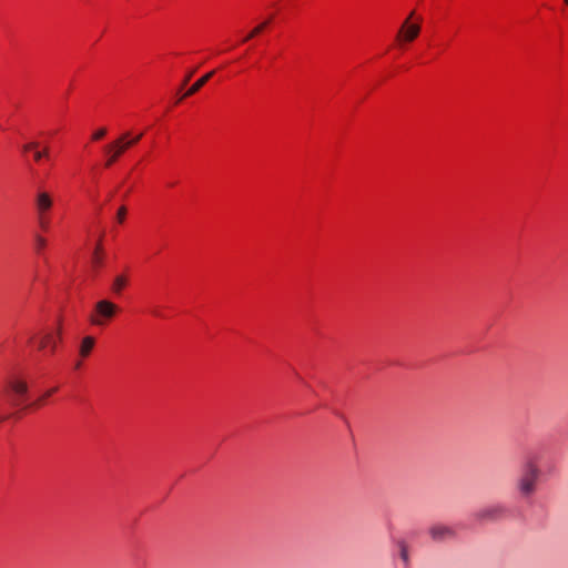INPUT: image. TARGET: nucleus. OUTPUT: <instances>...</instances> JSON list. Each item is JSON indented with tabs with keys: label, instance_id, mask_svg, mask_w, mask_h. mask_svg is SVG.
Here are the masks:
<instances>
[{
	"label": "nucleus",
	"instance_id": "f257e3e1",
	"mask_svg": "<svg viewBox=\"0 0 568 568\" xmlns=\"http://www.w3.org/2000/svg\"><path fill=\"white\" fill-rule=\"evenodd\" d=\"M120 308L116 304L109 300H100L94 304V308L89 316V322L94 326H104L112 321Z\"/></svg>",
	"mask_w": 568,
	"mask_h": 568
},
{
	"label": "nucleus",
	"instance_id": "9b49d317",
	"mask_svg": "<svg viewBox=\"0 0 568 568\" xmlns=\"http://www.w3.org/2000/svg\"><path fill=\"white\" fill-rule=\"evenodd\" d=\"M128 285V277L123 274L115 276L112 283V291L115 294H120Z\"/></svg>",
	"mask_w": 568,
	"mask_h": 568
},
{
	"label": "nucleus",
	"instance_id": "f3484780",
	"mask_svg": "<svg viewBox=\"0 0 568 568\" xmlns=\"http://www.w3.org/2000/svg\"><path fill=\"white\" fill-rule=\"evenodd\" d=\"M105 134H106V129L101 128L92 134V140L99 141V140L103 139L105 136Z\"/></svg>",
	"mask_w": 568,
	"mask_h": 568
},
{
	"label": "nucleus",
	"instance_id": "2eb2a0df",
	"mask_svg": "<svg viewBox=\"0 0 568 568\" xmlns=\"http://www.w3.org/2000/svg\"><path fill=\"white\" fill-rule=\"evenodd\" d=\"M125 217H126V207L123 205V206H120L116 212V220L119 223H123Z\"/></svg>",
	"mask_w": 568,
	"mask_h": 568
},
{
	"label": "nucleus",
	"instance_id": "a211bd4d",
	"mask_svg": "<svg viewBox=\"0 0 568 568\" xmlns=\"http://www.w3.org/2000/svg\"><path fill=\"white\" fill-rule=\"evenodd\" d=\"M36 244H37V248L40 251V250H43L47 245V240L41 236V235H37L36 236Z\"/></svg>",
	"mask_w": 568,
	"mask_h": 568
},
{
	"label": "nucleus",
	"instance_id": "f8f14e48",
	"mask_svg": "<svg viewBox=\"0 0 568 568\" xmlns=\"http://www.w3.org/2000/svg\"><path fill=\"white\" fill-rule=\"evenodd\" d=\"M448 534H450V530L446 527H435L432 529V535L434 538H440Z\"/></svg>",
	"mask_w": 568,
	"mask_h": 568
},
{
	"label": "nucleus",
	"instance_id": "ddd939ff",
	"mask_svg": "<svg viewBox=\"0 0 568 568\" xmlns=\"http://www.w3.org/2000/svg\"><path fill=\"white\" fill-rule=\"evenodd\" d=\"M38 224L41 230L48 231L49 230V217L48 215H37Z\"/></svg>",
	"mask_w": 568,
	"mask_h": 568
},
{
	"label": "nucleus",
	"instance_id": "1a4fd4ad",
	"mask_svg": "<svg viewBox=\"0 0 568 568\" xmlns=\"http://www.w3.org/2000/svg\"><path fill=\"white\" fill-rule=\"evenodd\" d=\"M273 17L274 16L272 14V16L265 18L264 20H262L261 22H258L247 36H258L260 33H262L264 31H270L271 30L270 26L272 23Z\"/></svg>",
	"mask_w": 568,
	"mask_h": 568
},
{
	"label": "nucleus",
	"instance_id": "b1692460",
	"mask_svg": "<svg viewBox=\"0 0 568 568\" xmlns=\"http://www.w3.org/2000/svg\"><path fill=\"white\" fill-rule=\"evenodd\" d=\"M192 75H193V72L189 73V74L185 77V79H184V81H183V85H185V84L190 81V79H191V77H192Z\"/></svg>",
	"mask_w": 568,
	"mask_h": 568
},
{
	"label": "nucleus",
	"instance_id": "f03ea898",
	"mask_svg": "<svg viewBox=\"0 0 568 568\" xmlns=\"http://www.w3.org/2000/svg\"><path fill=\"white\" fill-rule=\"evenodd\" d=\"M130 136V132L121 134L116 140L105 145L104 151L108 155L105 166H111L115 163L123 153L131 148V143H126V139Z\"/></svg>",
	"mask_w": 568,
	"mask_h": 568
},
{
	"label": "nucleus",
	"instance_id": "423d86ee",
	"mask_svg": "<svg viewBox=\"0 0 568 568\" xmlns=\"http://www.w3.org/2000/svg\"><path fill=\"white\" fill-rule=\"evenodd\" d=\"M412 16L405 20L397 36H418L420 32V23L418 21H412Z\"/></svg>",
	"mask_w": 568,
	"mask_h": 568
},
{
	"label": "nucleus",
	"instance_id": "4468645a",
	"mask_svg": "<svg viewBox=\"0 0 568 568\" xmlns=\"http://www.w3.org/2000/svg\"><path fill=\"white\" fill-rule=\"evenodd\" d=\"M49 155V148L45 146L42 151H38L36 150L34 152V161L39 162L40 160H42L43 158H47Z\"/></svg>",
	"mask_w": 568,
	"mask_h": 568
},
{
	"label": "nucleus",
	"instance_id": "aec40b11",
	"mask_svg": "<svg viewBox=\"0 0 568 568\" xmlns=\"http://www.w3.org/2000/svg\"><path fill=\"white\" fill-rule=\"evenodd\" d=\"M400 556H402V558H403V560L405 562L408 561V549H407V546L405 544L400 545Z\"/></svg>",
	"mask_w": 568,
	"mask_h": 568
},
{
	"label": "nucleus",
	"instance_id": "393cba45",
	"mask_svg": "<svg viewBox=\"0 0 568 568\" xmlns=\"http://www.w3.org/2000/svg\"><path fill=\"white\" fill-rule=\"evenodd\" d=\"M564 2L568 6V0H564Z\"/></svg>",
	"mask_w": 568,
	"mask_h": 568
},
{
	"label": "nucleus",
	"instance_id": "0eeeda50",
	"mask_svg": "<svg viewBox=\"0 0 568 568\" xmlns=\"http://www.w3.org/2000/svg\"><path fill=\"white\" fill-rule=\"evenodd\" d=\"M214 71H211L209 72L207 74H205L204 77H202L201 79H199L185 93L184 95L182 97L183 98H186V97H190L194 93H196L210 79L211 77L213 75Z\"/></svg>",
	"mask_w": 568,
	"mask_h": 568
},
{
	"label": "nucleus",
	"instance_id": "5701e85b",
	"mask_svg": "<svg viewBox=\"0 0 568 568\" xmlns=\"http://www.w3.org/2000/svg\"><path fill=\"white\" fill-rule=\"evenodd\" d=\"M403 39H404V41H399V43H398V45H399L400 48H403L407 41H410V40H413L414 38H413V37H409V38H403Z\"/></svg>",
	"mask_w": 568,
	"mask_h": 568
},
{
	"label": "nucleus",
	"instance_id": "9d476101",
	"mask_svg": "<svg viewBox=\"0 0 568 568\" xmlns=\"http://www.w3.org/2000/svg\"><path fill=\"white\" fill-rule=\"evenodd\" d=\"M103 247L101 241H99L95 245L94 252L92 254V265L98 268L103 263Z\"/></svg>",
	"mask_w": 568,
	"mask_h": 568
},
{
	"label": "nucleus",
	"instance_id": "4be33fe9",
	"mask_svg": "<svg viewBox=\"0 0 568 568\" xmlns=\"http://www.w3.org/2000/svg\"><path fill=\"white\" fill-rule=\"evenodd\" d=\"M57 392V387L51 388L44 393V395L40 398L39 403L44 400L45 398L50 397L53 393Z\"/></svg>",
	"mask_w": 568,
	"mask_h": 568
},
{
	"label": "nucleus",
	"instance_id": "20e7f679",
	"mask_svg": "<svg viewBox=\"0 0 568 568\" xmlns=\"http://www.w3.org/2000/svg\"><path fill=\"white\" fill-rule=\"evenodd\" d=\"M8 385L10 387V389L12 390V393L19 399H23L27 396L29 386H28V383L24 379H22L20 377H11L8 381Z\"/></svg>",
	"mask_w": 568,
	"mask_h": 568
},
{
	"label": "nucleus",
	"instance_id": "6ab92c4d",
	"mask_svg": "<svg viewBox=\"0 0 568 568\" xmlns=\"http://www.w3.org/2000/svg\"><path fill=\"white\" fill-rule=\"evenodd\" d=\"M38 148H39V143L38 142H29V143L23 145V151L24 152L32 151V150L36 151Z\"/></svg>",
	"mask_w": 568,
	"mask_h": 568
},
{
	"label": "nucleus",
	"instance_id": "dca6fc26",
	"mask_svg": "<svg viewBox=\"0 0 568 568\" xmlns=\"http://www.w3.org/2000/svg\"><path fill=\"white\" fill-rule=\"evenodd\" d=\"M534 480L532 479H525L521 484V489L524 493L528 494L532 490Z\"/></svg>",
	"mask_w": 568,
	"mask_h": 568
},
{
	"label": "nucleus",
	"instance_id": "412c9836",
	"mask_svg": "<svg viewBox=\"0 0 568 568\" xmlns=\"http://www.w3.org/2000/svg\"><path fill=\"white\" fill-rule=\"evenodd\" d=\"M142 133L138 134L136 136H133V139L129 140V138L126 139V143H131V146H133L134 144H136L141 138H142Z\"/></svg>",
	"mask_w": 568,
	"mask_h": 568
},
{
	"label": "nucleus",
	"instance_id": "7ed1b4c3",
	"mask_svg": "<svg viewBox=\"0 0 568 568\" xmlns=\"http://www.w3.org/2000/svg\"><path fill=\"white\" fill-rule=\"evenodd\" d=\"M34 207L37 215H49L53 207V197L48 191H38L34 197Z\"/></svg>",
	"mask_w": 568,
	"mask_h": 568
},
{
	"label": "nucleus",
	"instance_id": "39448f33",
	"mask_svg": "<svg viewBox=\"0 0 568 568\" xmlns=\"http://www.w3.org/2000/svg\"><path fill=\"white\" fill-rule=\"evenodd\" d=\"M61 338V325L58 326L57 335L51 332L45 333L39 344L40 349L51 348L53 352L55 349L58 341Z\"/></svg>",
	"mask_w": 568,
	"mask_h": 568
},
{
	"label": "nucleus",
	"instance_id": "6e6552de",
	"mask_svg": "<svg viewBox=\"0 0 568 568\" xmlns=\"http://www.w3.org/2000/svg\"><path fill=\"white\" fill-rule=\"evenodd\" d=\"M94 344H95V339L94 337L92 336H85L82 342H81V345H80V356L81 357H87L89 356V354L92 352L93 347H94Z\"/></svg>",
	"mask_w": 568,
	"mask_h": 568
}]
</instances>
